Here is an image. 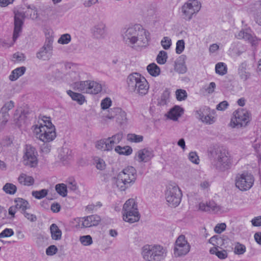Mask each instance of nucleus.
<instances>
[{
    "label": "nucleus",
    "instance_id": "f257e3e1",
    "mask_svg": "<svg viewBox=\"0 0 261 261\" xmlns=\"http://www.w3.org/2000/svg\"><path fill=\"white\" fill-rule=\"evenodd\" d=\"M147 34L146 30L139 24L124 28L121 32L123 41L132 47L135 44L139 47L146 46L148 42Z\"/></svg>",
    "mask_w": 261,
    "mask_h": 261
},
{
    "label": "nucleus",
    "instance_id": "f03ea898",
    "mask_svg": "<svg viewBox=\"0 0 261 261\" xmlns=\"http://www.w3.org/2000/svg\"><path fill=\"white\" fill-rule=\"evenodd\" d=\"M211 163L213 168L224 171L230 168L232 161L229 153L224 149H214L210 152Z\"/></svg>",
    "mask_w": 261,
    "mask_h": 261
},
{
    "label": "nucleus",
    "instance_id": "7ed1b4c3",
    "mask_svg": "<svg viewBox=\"0 0 261 261\" xmlns=\"http://www.w3.org/2000/svg\"><path fill=\"white\" fill-rule=\"evenodd\" d=\"M136 178V170L132 166H128L118 174L115 183L120 191H124L135 182Z\"/></svg>",
    "mask_w": 261,
    "mask_h": 261
},
{
    "label": "nucleus",
    "instance_id": "20e7f679",
    "mask_svg": "<svg viewBox=\"0 0 261 261\" xmlns=\"http://www.w3.org/2000/svg\"><path fill=\"white\" fill-rule=\"evenodd\" d=\"M127 83L129 90L139 95L144 96L148 93V83L146 79L138 73L130 74L127 77Z\"/></svg>",
    "mask_w": 261,
    "mask_h": 261
},
{
    "label": "nucleus",
    "instance_id": "39448f33",
    "mask_svg": "<svg viewBox=\"0 0 261 261\" xmlns=\"http://www.w3.org/2000/svg\"><path fill=\"white\" fill-rule=\"evenodd\" d=\"M72 88L75 91L92 94H98L102 90L101 84L91 80L75 82L72 85Z\"/></svg>",
    "mask_w": 261,
    "mask_h": 261
},
{
    "label": "nucleus",
    "instance_id": "423d86ee",
    "mask_svg": "<svg viewBox=\"0 0 261 261\" xmlns=\"http://www.w3.org/2000/svg\"><path fill=\"white\" fill-rule=\"evenodd\" d=\"M201 4L198 0H188L181 6L180 13L182 18L190 21L200 10Z\"/></svg>",
    "mask_w": 261,
    "mask_h": 261
},
{
    "label": "nucleus",
    "instance_id": "0eeeda50",
    "mask_svg": "<svg viewBox=\"0 0 261 261\" xmlns=\"http://www.w3.org/2000/svg\"><path fill=\"white\" fill-rule=\"evenodd\" d=\"M164 254L165 250L160 245H146L143 248L142 255L147 261H160Z\"/></svg>",
    "mask_w": 261,
    "mask_h": 261
},
{
    "label": "nucleus",
    "instance_id": "6e6552de",
    "mask_svg": "<svg viewBox=\"0 0 261 261\" xmlns=\"http://www.w3.org/2000/svg\"><path fill=\"white\" fill-rule=\"evenodd\" d=\"M34 132L36 137L43 142H51L56 137L55 126L50 127L41 124L39 127L35 128Z\"/></svg>",
    "mask_w": 261,
    "mask_h": 261
},
{
    "label": "nucleus",
    "instance_id": "1a4fd4ad",
    "mask_svg": "<svg viewBox=\"0 0 261 261\" xmlns=\"http://www.w3.org/2000/svg\"><path fill=\"white\" fill-rule=\"evenodd\" d=\"M165 197L169 205L176 207L180 202L182 193L178 187L170 185L167 188Z\"/></svg>",
    "mask_w": 261,
    "mask_h": 261
},
{
    "label": "nucleus",
    "instance_id": "9d476101",
    "mask_svg": "<svg viewBox=\"0 0 261 261\" xmlns=\"http://www.w3.org/2000/svg\"><path fill=\"white\" fill-rule=\"evenodd\" d=\"M253 176L248 172L238 174L235 178V185L237 188L242 191L249 190L253 185Z\"/></svg>",
    "mask_w": 261,
    "mask_h": 261
},
{
    "label": "nucleus",
    "instance_id": "9b49d317",
    "mask_svg": "<svg viewBox=\"0 0 261 261\" xmlns=\"http://www.w3.org/2000/svg\"><path fill=\"white\" fill-rule=\"evenodd\" d=\"M250 114L245 109H239L233 113L230 124L233 127L245 126L250 121Z\"/></svg>",
    "mask_w": 261,
    "mask_h": 261
},
{
    "label": "nucleus",
    "instance_id": "f8f14e48",
    "mask_svg": "<svg viewBox=\"0 0 261 261\" xmlns=\"http://www.w3.org/2000/svg\"><path fill=\"white\" fill-rule=\"evenodd\" d=\"M23 152V162L24 164L31 167L36 166L38 164V160L37 158V152L36 149L31 145L26 144Z\"/></svg>",
    "mask_w": 261,
    "mask_h": 261
},
{
    "label": "nucleus",
    "instance_id": "ddd939ff",
    "mask_svg": "<svg viewBox=\"0 0 261 261\" xmlns=\"http://www.w3.org/2000/svg\"><path fill=\"white\" fill-rule=\"evenodd\" d=\"M190 245L184 235L179 236L175 243L174 254L175 256H181L187 254L190 251Z\"/></svg>",
    "mask_w": 261,
    "mask_h": 261
},
{
    "label": "nucleus",
    "instance_id": "4468645a",
    "mask_svg": "<svg viewBox=\"0 0 261 261\" xmlns=\"http://www.w3.org/2000/svg\"><path fill=\"white\" fill-rule=\"evenodd\" d=\"M25 17L24 11L17 10L14 11V28L13 35V40L15 42L19 37L22 32V28Z\"/></svg>",
    "mask_w": 261,
    "mask_h": 261
},
{
    "label": "nucleus",
    "instance_id": "2eb2a0df",
    "mask_svg": "<svg viewBox=\"0 0 261 261\" xmlns=\"http://www.w3.org/2000/svg\"><path fill=\"white\" fill-rule=\"evenodd\" d=\"M53 38H47L44 43L42 47L36 54V57L43 60H46L49 59L47 54L52 50L53 49Z\"/></svg>",
    "mask_w": 261,
    "mask_h": 261
},
{
    "label": "nucleus",
    "instance_id": "dca6fc26",
    "mask_svg": "<svg viewBox=\"0 0 261 261\" xmlns=\"http://www.w3.org/2000/svg\"><path fill=\"white\" fill-rule=\"evenodd\" d=\"M100 220L101 219L99 216L96 215H93L81 218L79 224L82 227H90L97 226Z\"/></svg>",
    "mask_w": 261,
    "mask_h": 261
},
{
    "label": "nucleus",
    "instance_id": "f3484780",
    "mask_svg": "<svg viewBox=\"0 0 261 261\" xmlns=\"http://www.w3.org/2000/svg\"><path fill=\"white\" fill-rule=\"evenodd\" d=\"M229 241L230 240L227 237L225 236L221 237L218 235L211 237L208 241L210 243L215 246L214 247H217V248H227L228 247L227 244Z\"/></svg>",
    "mask_w": 261,
    "mask_h": 261
},
{
    "label": "nucleus",
    "instance_id": "a211bd4d",
    "mask_svg": "<svg viewBox=\"0 0 261 261\" xmlns=\"http://www.w3.org/2000/svg\"><path fill=\"white\" fill-rule=\"evenodd\" d=\"M152 150L149 148H144L138 151L136 154V160L139 162H147L153 156Z\"/></svg>",
    "mask_w": 261,
    "mask_h": 261
},
{
    "label": "nucleus",
    "instance_id": "6ab92c4d",
    "mask_svg": "<svg viewBox=\"0 0 261 261\" xmlns=\"http://www.w3.org/2000/svg\"><path fill=\"white\" fill-rule=\"evenodd\" d=\"M93 36L96 39H102L105 37L107 34L105 24L101 22L95 24L91 29Z\"/></svg>",
    "mask_w": 261,
    "mask_h": 261
},
{
    "label": "nucleus",
    "instance_id": "aec40b11",
    "mask_svg": "<svg viewBox=\"0 0 261 261\" xmlns=\"http://www.w3.org/2000/svg\"><path fill=\"white\" fill-rule=\"evenodd\" d=\"M237 37L239 39H243L248 41L252 45H255L258 43V40L256 36L249 33L248 30H242L240 31Z\"/></svg>",
    "mask_w": 261,
    "mask_h": 261
},
{
    "label": "nucleus",
    "instance_id": "412c9836",
    "mask_svg": "<svg viewBox=\"0 0 261 261\" xmlns=\"http://www.w3.org/2000/svg\"><path fill=\"white\" fill-rule=\"evenodd\" d=\"M199 208L202 211L212 212L214 213L217 212L220 210V206L217 205L214 201H209L206 203L202 202L200 203L199 204Z\"/></svg>",
    "mask_w": 261,
    "mask_h": 261
},
{
    "label": "nucleus",
    "instance_id": "4be33fe9",
    "mask_svg": "<svg viewBox=\"0 0 261 261\" xmlns=\"http://www.w3.org/2000/svg\"><path fill=\"white\" fill-rule=\"evenodd\" d=\"M184 112V110L178 106H175L170 110L166 116L170 119L176 121L180 117Z\"/></svg>",
    "mask_w": 261,
    "mask_h": 261
},
{
    "label": "nucleus",
    "instance_id": "5701e85b",
    "mask_svg": "<svg viewBox=\"0 0 261 261\" xmlns=\"http://www.w3.org/2000/svg\"><path fill=\"white\" fill-rule=\"evenodd\" d=\"M138 211L137 204L134 199H128L124 204L122 212L123 214H130L132 212Z\"/></svg>",
    "mask_w": 261,
    "mask_h": 261
},
{
    "label": "nucleus",
    "instance_id": "b1692460",
    "mask_svg": "<svg viewBox=\"0 0 261 261\" xmlns=\"http://www.w3.org/2000/svg\"><path fill=\"white\" fill-rule=\"evenodd\" d=\"M140 218V215L139 211L132 212L128 215V214H123V220L130 223H133L139 221Z\"/></svg>",
    "mask_w": 261,
    "mask_h": 261
},
{
    "label": "nucleus",
    "instance_id": "393cba45",
    "mask_svg": "<svg viewBox=\"0 0 261 261\" xmlns=\"http://www.w3.org/2000/svg\"><path fill=\"white\" fill-rule=\"evenodd\" d=\"M111 112L115 114L116 119L117 122L122 124L126 120V113L119 108H115L114 110H111Z\"/></svg>",
    "mask_w": 261,
    "mask_h": 261
},
{
    "label": "nucleus",
    "instance_id": "a878e982",
    "mask_svg": "<svg viewBox=\"0 0 261 261\" xmlns=\"http://www.w3.org/2000/svg\"><path fill=\"white\" fill-rule=\"evenodd\" d=\"M67 93L73 100L76 101L79 105H83L86 101L85 96L81 93L74 92L71 90L67 91Z\"/></svg>",
    "mask_w": 261,
    "mask_h": 261
},
{
    "label": "nucleus",
    "instance_id": "bb28decb",
    "mask_svg": "<svg viewBox=\"0 0 261 261\" xmlns=\"http://www.w3.org/2000/svg\"><path fill=\"white\" fill-rule=\"evenodd\" d=\"M25 70V67L23 66L15 69L11 72L9 75V80L11 81H16L24 73Z\"/></svg>",
    "mask_w": 261,
    "mask_h": 261
},
{
    "label": "nucleus",
    "instance_id": "cd10ccee",
    "mask_svg": "<svg viewBox=\"0 0 261 261\" xmlns=\"http://www.w3.org/2000/svg\"><path fill=\"white\" fill-rule=\"evenodd\" d=\"M15 202L17 208L20 210L22 213L27 210L30 208V205L29 202L22 198H18L16 199Z\"/></svg>",
    "mask_w": 261,
    "mask_h": 261
},
{
    "label": "nucleus",
    "instance_id": "c85d7f7f",
    "mask_svg": "<svg viewBox=\"0 0 261 261\" xmlns=\"http://www.w3.org/2000/svg\"><path fill=\"white\" fill-rule=\"evenodd\" d=\"M18 182L24 186H31L34 182V178L32 176H27L25 174L21 173L18 178Z\"/></svg>",
    "mask_w": 261,
    "mask_h": 261
},
{
    "label": "nucleus",
    "instance_id": "c756f323",
    "mask_svg": "<svg viewBox=\"0 0 261 261\" xmlns=\"http://www.w3.org/2000/svg\"><path fill=\"white\" fill-rule=\"evenodd\" d=\"M184 60V58L180 57L179 60L175 62V70L179 73H184L187 71V67Z\"/></svg>",
    "mask_w": 261,
    "mask_h": 261
},
{
    "label": "nucleus",
    "instance_id": "7c9ffc66",
    "mask_svg": "<svg viewBox=\"0 0 261 261\" xmlns=\"http://www.w3.org/2000/svg\"><path fill=\"white\" fill-rule=\"evenodd\" d=\"M50 230L53 240H59L61 239L62 231L56 224H52L50 225Z\"/></svg>",
    "mask_w": 261,
    "mask_h": 261
},
{
    "label": "nucleus",
    "instance_id": "2f4dec72",
    "mask_svg": "<svg viewBox=\"0 0 261 261\" xmlns=\"http://www.w3.org/2000/svg\"><path fill=\"white\" fill-rule=\"evenodd\" d=\"M210 252L212 254H215L219 258L224 259L227 257L228 254L226 250H219L217 247H213L210 249Z\"/></svg>",
    "mask_w": 261,
    "mask_h": 261
},
{
    "label": "nucleus",
    "instance_id": "473e14b6",
    "mask_svg": "<svg viewBox=\"0 0 261 261\" xmlns=\"http://www.w3.org/2000/svg\"><path fill=\"white\" fill-rule=\"evenodd\" d=\"M148 73L153 76H158L161 72L160 68L154 63L149 64L147 66Z\"/></svg>",
    "mask_w": 261,
    "mask_h": 261
},
{
    "label": "nucleus",
    "instance_id": "72a5a7b5",
    "mask_svg": "<svg viewBox=\"0 0 261 261\" xmlns=\"http://www.w3.org/2000/svg\"><path fill=\"white\" fill-rule=\"evenodd\" d=\"M65 79L67 82H73L72 85L75 82H79L77 81L80 79L79 73L75 71H70L65 75Z\"/></svg>",
    "mask_w": 261,
    "mask_h": 261
},
{
    "label": "nucleus",
    "instance_id": "f704fd0d",
    "mask_svg": "<svg viewBox=\"0 0 261 261\" xmlns=\"http://www.w3.org/2000/svg\"><path fill=\"white\" fill-rule=\"evenodd\" d=\"M238 73L240 77L244 81H246L250 76V73L246 71V64L242 63L238 69Z\"/></svg>",
    "mask_w": 261,
    "mask_h": 261
},
{
    "label": "nucleus",
    "instance_id": "c9c22d12",
    "mask_svg": "<svg viewBox=\"0 0 261 261\" xmlns=\"http://www.w3.org/2000/svg\"><path fill=\"white\" fill-rule=\"evenodd\" d=\"M115 150L120 154L126 155H130L133 152L132 148L128 146L123 147L120 146H117L115 148Z\"/></svg>",
    "mask_w": 261,
    "mask_h": 261
},
{
    "label": "nucleus",
    "instance_id": "e433bc0d",
    "mask_svg": "<svg viewBox=\"0 0 261 261\" xmlns=\"http://www.w3.org/2000/svg\"><path fill=\"white\" fill-rule=\"evenodd\" d=\"M227 66L222 62L217 63L215 66V71L216 73L223 75L227 73Z\"/></svg>",
    "mask_w": 261,
    "mask_h": 261
},
{
    "label": "nucleus",
    "instance_id": "4c0bfd02",
    "mask_svg": "<svg viewBox=\"0 0 261 261\" xmlns=\"http://www.w3.org/2000/svg\"><path fill=\"white\" fill-rule=\"evenodd\" d=\"M67 186L64 184H58L55 186V189L57 192L63 197L67 196Z\"/></svg>",
    "mask_w": 261,
    "mask_h": 261
},
{
    "label": "nucleus",
    "instance_id": "58836bf2",
    "mask_svg": "<svg viewBox=\"0 0 261 261\" xmlns=\"http://www.w3.org/2000/svg\"><path fill=\"white\" fill-rule=\"evenodd\" d=\"M3 190L7 193L10 195L14 194L17 190L15 185L11 183H6L3 187Z\"/></svg>",
    "mask_w": 261,
    "mask_h": 261
},
{
    "label": "nucleus",
    "instance_id": "ea45409f",
    "mask_svg": "<svg viewBox=\"0 0 261 261\" xmlns=\"http://www.w3.org/2000/svg\"><path fill=\"white\" fill-rule=\"evenodd\" d=\"M96 147L98 149L103 151H110L109 146H107V139H101L98 141L96 144Z\"/></svg>",
    "mask_w": 261,
    "mask_h": 261
},
{
    "label": "nucleus",
    "instance_id": "a19ab883",
    "mask_svg": "<svg viewBox=\"0 0 261 261\" xmlns=\"http://www.w3.org/2000/svg\"><path fill=\"white\" fill-rule=\"evenodd\" d=\"M167 53L164 50H161L158 55L156 60L158 64H164L167 61Z\"/></svg>",
    "mask_w": 261,
    "mask_h": 261
},
{
    "label": "nucleus",
    "instance_id": "79ce46f5",
    "mask_svg": "<svg viewBox=\"0 0 261 261\" xmlns=\"http://www.w3.org/2000/svg\"><path fill=\"white\" fill-rule=\"evenodd\" d=\"M246 247L244 245L239 242L235 244L234 247V252L236 254L242 255L246 252Z\"/></svg>",
    "mask_w": 261,
    "mask_h": 261
},
{
    "label": "nucleus",
    "instance_id": "37998d69",
    "mask_svg": "<svg viewBox=\"0 0 261 261\" xmlns=\"http://www.w3.org/2000/svg\"><path fill=\"white\" fill-rule=\"evenodd\" d=\"M209 112V109L206 107L200 108L198 110L195 112L196 117L197 118L201 120L205 115Z\"/></svg>",
    "mask_w": 261,
    "mask_h": 261
},
{
    "label": "nucleus",
    "instance_id": "c03bdc74",
    "mask_svg": "<svg viewBox=\"0 0 261 261\" xmlns=\"http://www.w3.org/2000/svg\"><path fill=\"white\" fill-rule=\"evenodd\" d=\"M47 190L46 189H42L40 191H34L32 192V196L38 199H41L45 197L47 194Z\"/></svg>",
    "mask_w": 261,
    "mask_h": 261
},
{
    "label": "nucleus",
    "instance_id": "a18cd8bd",
    "mask_svg": "<svg viewBox=\"0 0 261 261\" xmlns=\"http://www.w3.org/2000/svg\"><path fill=\"white\" fill-rule=\"evenodd\" d=\"M80 241L84 246H90L93 243L92 238L90 235L80 237Z\"/></svg>",
    "mask_w": 261,
    "mask_h": 261
},
{
    "label": "nucleus",
    "instance_id": "49530a36",
    "mask_svg": "<svg viewBox=\"0 0 261 261\" xmlns=\"http://www.w3.org/2000/svg\"><path fill=\"white\" fill-rule=\"evenodd\" d=\"M176 98L178 101L184 100L187 97V93L183 89H177L175 92Z\"/></svg>",
    "mask_w": 261,
    "mask_h": 261
},
{
    "label": "nucleus",
    "instance_id": "de8ad7c7",
    "mask_svg": "<svg viewBox=\"0 0 261 261\" xmlns=\"http://www.w3.org/2000/svg\"><path fill=\"white\" fill-rule=\"evenodd\" d=\"M128 140L134 143H140L143 141V136L141 135H137L135 134H129L127 136Z\"/></svg>",
    "mask_w": 261,
    "mask_h": 261
},
{
    "label": "nucleus",
    "instance_id": "09e8293b",
    "mask_svg": "<svg viewBox=\"0 0 261 261\" xmlns=\"http://www.w3.org/2000/svg\"><path fill=\"white\" fill-rule=\"evenodd\" d=\"M71 41V36L69 34L62 35L59 39L58 42L60 44H66Z\"/></svg>",
    "mask_w": 261,
    "mask_h": 261
},
{
    "label": "nucleus",
    "instance_id": "8fccbe9b",
    "mask_svg": "<svg viewBox=\"0 0 261 261\" xmlns=\"http://www.w3.org/2000/svg\"><path fill=\"white\" fill-rule=\"evenodd\" d=\"M161 43L164 49H168L171 45V40L168 37H164Z\"/></svg>",
    "mask_w": 261,
    "mask_h": 261
},
{
    "label": "nucleus",
    "instance_id": "3c124183",
    "mask_svg": "<svg viewBox=\"0 0 261 261\" xmlns=\"http://www.w3.org/2000/svg\"><path fill=\"white\" fill-rule=\"evenodd\" d=\"M185 49V42L184 40H178L176 42V53L178 54H181Z\"/></svg>",
    "mask_w": 261,
    "mask_h": 261
},
{
    "label": "nucleus",
    "instance_id": "603ef678",
    "mask_svg": "<svg viewBox=\"0 0 261 261\" xmlns=\"http://www.w3.org/2000/svg\"><path fill=\"white\" fill-rule=\"evenodd\" d=\"M14 234V231L11 228H6L0 233V238H7L12 236Z\"/></svg>",
    "mask_w": 261,
    "mask_h": 261
},
{
    "label": "nucleus",
    "instance_id": "864d4df0",
    "mask_svg": "<svg viewBox=\"0 0 261 261\" xmlns=\"http://www.w3.org/2000/svg\"><path fill=\"white\" fill-rule=\"evenodd\" d=\"M189 159L191 162L195 164H199V159L197 153L195 152H191L189 153Z\"/></svg>",
    "mask_w": 261,
    "mask_h": 261
},
{
    "label": "nucleus",
    "instance_id": "5fc2aeb1",
    "mask_svg": "<svg viewBox=\"0 0 261 261\" xmlns=\"http://www.w3.org/2000/svg\"><path fill=\"white\" fill-rule=\"evenodd\" d=\"M201 121L206 124H211L215 122V118L207 113Z\"/></svg>",
    "mask_w": 261,
    "mask_h": 261
},
{
    "label": "nucleus",
    "instance_id": "6e6d98bb",
    "mask_svg": "<svg viewBox=\"0 0 261 261\" xmlns=\"http://www.w3.org/2000/svg\"><path fill=\"white\" fill-rule=\"evenodd\" d=\"M112 101L110 98L107 97L101 102V107L103 110L108 109L111 105Z\"/></svg>",
    "mask_w": 261,
    "mask_h": 261
},
{
    "label": "nucleus",
    "instance_id": "4d7b16f0",
    "mask_svg": "<svg viewBox=\"0 0 261 261\" xmlns=\"http://www.w3.org/2000/svg\"><path fill=\"white\" fill-rule=\"evenodd\" d=\"M14 106V103L13 101H10L5 103L2 108V113H7V111L11 110Z\"/></svg>",
    "mask_w": 261,
    "mask_h": 261
},
{
    "label": "nucleus",
    "instance_id": "13d9d810",
    "mask_svg": "<svg viewBox=\"0 0 261 261\" xmlns=\"http://www.w3.org/2000/svg\"><path fill=\"white\" fill-rule=\"evenodd\" d=\"M58 251V248L55 245H50L46 249V254L47 255H53Z\"/></svg>",
    "mask_w": 261,
    "mask_h": 261
},
{
    "label": "nucleus",
    "instance_id": "bf43d9fd",
    "mask_svg": "<svg viewBox=\"0 0 261 261\" xmlns=\"http://www.w3.org/2000/svg\"><path fill=\"white\" fill-rule=\"evenodd\" d=\"M25 218L31 222H35L37 220L36 216L32 214L28 213L26 211L22 213Z\"/></svg>",
    "mask_w": 261,
    "mask_h": 261
},
{
    "label": "nucleus",
    "instance_id": "052dcab7",
    "mask_svg": "<svg viewBox=\"0 0 261 261\" xmlns=\"http://www.w3.org/2000/svg\"><path fill=\"white\" fill-rule=\"evenodd\" d=\"M226 226L225 223L218 224L215 226L214 230L216 232L220 233L225 229Z\"/></svg>",
    "mask_w": 261,
    "mask_h": 261
},
{
    "label": "nucleus",
    "instance_id": "680f3d73",
    "mask_svg": "<svg viewBox=\"0 0 261 261\" xmlns=\"http://www.w3.org/2000/svg\"><path fill=\"white\" fill-rule=\"evenodd\" d=\"M228 106V103L226 101H223L217 105L216 109L219 111H223Z\"/></svg>",
    "mask_w": 261,
    "mask_h": 261
},
{
    "label": "nucleus",
    "instance_id": "e2e57ef3",
    "mask_svg": "<svg viewBox=\"0 0 261 261\" xmlns=\"http://www.w3.org/2000/svg\"><path fill=\"white\" fill-rule=\"evenodd\" d=\"M96 167L97 169L102 170L105 169V163L102 159H98L96 161Z\"/></svg>",
    "mask_w": 261,
    "mask_h": 261
},
{
    "label": "nucleus",
    "instance_id": "0e129e2a",
    "mask_svg": "<svg viewBox=\"0 0 261 261\" xmlns=\"http://www.w3.org/2000/svg\"><path fill=\"white\" fill-rule=\"evenodd\" d=\"M68 188L73 191H75L77 189V185H76V181L73 180V179H71L70 181H69L68 182Z\"/></svg>",
    "mask_w": 261,
    "mask_h": 261
},
{
    "label": "nucleus",
    "instance_id": "69168bd1",
    "mask_svg": "<svg viewBox=\"0 0 261 261\" xmlns=\"http://www.w3.org/2000/svg\"><path fill=\"white\" fill-rule=\"evenodd\" d=\"M111 139L115 141V143H119L122 138V134L119 133L116 135L110 137Z\"/></svg>",
    "mask_w": 261,
    "mask_h": 261
},
{
    "label": "nucleus",
    "instance_id": "338daca9",
    "mask_svg": "<svg viewBox=\"0 0 261 261\" xmlns=\"http://www.w3.org/2000/svg\"><path fill=\"white\" fill-rule=\"evenodd\" d=\"M252 224L254 226H261V216L255 217L251 220Z\"/></svg>",
    "mask_w": 261,
    "mask_h": 261
},
{
    "label": "nucleus",
    "instance_id": "774afa93",
    "mask_svg": "<svg viewBox=\"0 0 261 261\" xmlns=\"http://www.w3.org/2000/svg\"><path fill=\"white\" fill-rule=\"evenodd\" d=\"M216 88V84L214 82H211L207 88L205 89V91L208 93H212Z\"/></svg>",
    "mask_w": 261,
    "mask_h": 261
}]
</instances>
